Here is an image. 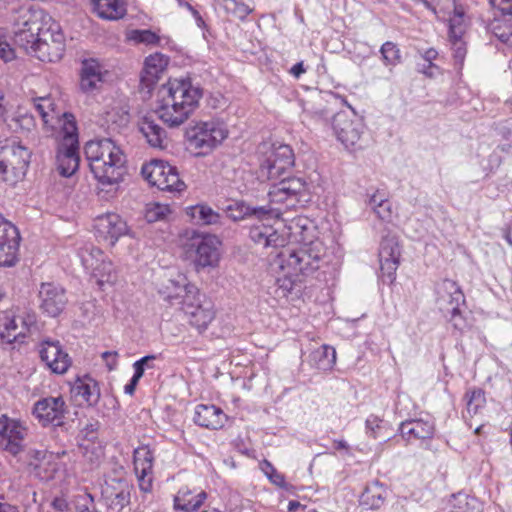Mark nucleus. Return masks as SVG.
Masks as SVG:
<instances>
[{"instance_id": "obj_36", "label": "nucleus", "mask_w": 512, "mask_h": 512, "mask_svg": "<svg viewBox=\"0 0 512 512\" xmlns=\"http://www.w3.org/2000/svg\"><path fill=\"white\" fill-rule=\"evenodd\" d=\"M309 220L302 216L294 217L291 220L285 221L283 231L280 235L286 237V244L289 242H304L306 243L305 231L308 229Z\"/></svg>"}, {"instance_id": "obj_61", "label": "nucleus", "mask_w": 512, "mask_h": 512, "mask_svg": "<svg viewBox=\"0 0 512 512\" xmlns=\"http://www.w3.org/2000/svg\"><path fill=\"white\" fill-rule=\"evenodd\" d=\"M378 218L383 221L389 222L392 218V205L390 201L382 203L379 207L374 210Z\"/></svg>"}, {"instance_id": "obj_56", "label": "nucleus", "mask_w": 512, "mask_h": 512, "mask_svg": "<svg viewBox=\"0 0 512 512\" xmlns=\"http://www.w3.org/2000/svg\"><path fill=\"white\" fill-rule=\"evenodd\" d=\"M199 290L195 286V292L194 293H188V291H185L182 293L179 300H177L174 304H180L182 310L185 312V309L191 310L192 308L196 307L197 304H202L199 301Z\"/></svg>"}, {"instance_id": "obj_37", "label": "nucleus", "mask_w": 512, "mask_h": 512, "mask_svg": "<svg viewBox=\"0 0 512 512\" xmlns=\"http://www.w3.org/2000/svg\"><path fill=\"white\" fill-rule=\"evenodd\" d=\"M78 255L85 270L91 275L107 257L103 251L92 244H86L80 248Z\"/></svg>"}, {"instance_id": "obj_59", "label": "nucleus", "mask_w": 512, "mask_h": 512, "mask_svg": "<svg viewBox=\"0 0 512 512\" xmlns=\"http://www.w3.org/2000/svg\"><path fill=\"white\" fill-rule=\"evenodd\" d=\"M382 419L376 415H370L365 421L366 433L369 437L376 439L378 430L381 429Z\"/></svg>"}, {"instance_id": "obj_5", "label": "nucleus", "mask_w": 512, "mask_h": 512, "mask_svg": "<svg viewBox=\"0 0 512 512\" xmlns=\"http://www.w3.org/2000/svg\"><path fill=\"white\" fill-rule=\"evenodd\" d=\"M31 152L15 140L0 144V175L11 185L23 179L29 167Z\"/></svg>"}, {"instance_id": "obj_33", "label": "nucleus", "mask_w": 512, "mask_h": 512, "mask_svg": "<svg viewBox=\"0 0 512 512\" xmlns=\"http://www.w3.org/2000/svg\"><path fill=\"white\" fill-rule=\"evenodd\" d=\"M185 313L189 315L190 324L200 332L206 330L215 317L213 304L210 301L197 304L191 310L185 309Z\"/></svg>"}, {"instance_id": "obj_19", "label": "nucleus", "mask_w": 512, "mask_h": 512, "mask_svg": "<svg viewBox=\"0 0 512 512\" xmlns=\"http://www.w3.org/2000/svg\"><path fill=\"white\" fill-rule=\"evenodd\" d=\"M40 309L50 317L63 312L67 304L65 290L55 283H42L39 288Z\"/></svg>"}, {"instance_id": "obj_9", "label": "nucleus", "mask_w": 512, "mask_h": 512, "mask_svg": "<svg viewBox=\"0 0 512 512\" xmlns=\"http://www.w3.org/2000/svg\"><path fill=\"white\" fill-rule=\"evenodd\" d=\"M29 428L20 418L0 414V449L14 457L26 449Z\"/></svg>"}, {"instance_id": "obj_50", "label": "nucleus", "mask_w": 512, "mask_h": 512, "mask_svg": "<svg viewBox=\"0 0 512 512\" xmlns=\"http://www.w3.org/2000/svg\"><path fill=\"white\" fill-rule=\"evenodd\" d=\"M274 204L269 203L266 206H250L249 217H255L257 219H264L269 217L279 218L282 210L281 207L273 206Z\"/></svg>"}, {"instance_id": "obj_27", "label": "nucleus", "mask_w": 512, "mask_h": 512, "mask_svg": "<svg viewBox=\"0 0 512 512\" xmlns=\"http://www.w3.org/2000/svg\"><path fill=\"white\" fill-rule=\"evenodd\" d=\"M249 237L255 244L265 248L285 247L286 245V237L280 235L278 228L269 225L261 224L251 227Z\"/></svg>"}, {"instance_id": "obj_18", "label": "nucleus", "mask_w": 512, "mask_h": 512, "mask_svg": "<svg viewBox=\"0 0 512 512\" xmlns=\"http://www.w3.org/2000/svg\"><path fill=\"white\" fill-rule=\"evenodd\" d=\"M20 236L17 228L0 216V266H12L17 260Z\"/></svg>"}, {"instance_id": "obj_1", "label": "nucleus", "mask_w": 512, "mask_h": 512, "mask_svg": "<svg viewBox=\"0 0 512 512\" xmlns=\"http://www.w3.org/2000/svg\"><path fill=\"white\" fill-rule=\"evenodd\" d=\"M159 118L169 127L182 125L196 110L202 91L189 79L170 80L161 88Z\"/></svg>"}, {"instance_id": "obj_20", "label": "nucleus", "mask_w": 512, "mask_h": 512, "mask_svg": "<svg viewBox=\"0 0 512 512\" xmlns=\"http://www.w3.org/2000/svg\"><path fill=\"white\" fill-rule=\"evenodd\" d=\"M94 229L96 235L109 241L110 245H114L120 237L129 232L126 221L116 213L98 216L94 221Z\"/></svg>"}, {"instance_id": "obj_46", "label": "nucleus", "mask_w": 512, "mask_h": 512, "mask_svg": "<svg viewBox=\"0 0 512 512\" xmlns=\"http://www.w3.org/2000/svg\"><path fill=\"white\" fill-rule=\"evenodd\" d=\"M380 53L386 66H396L401 61L400 50L393 42H385L380 48Z\"/></svg>"}, {"instance_id": "obj_7", "label": "nucleus", "mask_w": 512, "mask_h": 512, "mask_svg": "<svg viewBox=\"0 0 512 512\" xmlns=\"http://www.w3.org/2000/svg\"><path fill=\"white\" fill-rule=\"evenodd\" d=\"M228 136L224 123L217 120L199 122L186 132L188 144L198 150L199 154H206L218 146Z\"/></svg>"}, {"instance_id": "obj_54", "label": "nucleus", "mask_w": 512, "mask_h": 512, "mask_svg": "<svg viewBox=\"0 0 512 512\" xmlns=\"http://www.w3.org/2000/svg\"><path fill=\"white\" fill-rule=\"evenodd\" d=\"M316 354L320 355L319 365L322 369L332 368L336 363V350L331 346L323 345Z\"/></svg>"}, {"instance_id": "obj_2", "label": "nucleus", "mask_w": 512, "mask_h": 512, "mask_svg": "<svg viewBox=\"0 0 512 512\" xmlns=\"http://www.w3.org/2000/svg\"><path fill=\"white\" fill-rule=\"evenodd\" d=\"M84 153L89 167L102 186L118 184L126 172V157L119 146L109 138L88 141Z\"/></svg>"}, {"instance_id": "obj_39", "label": "nucleus", "mask_w": 512, "mask_h": 512, "mask_svg": "<svg viewBox=\"0 0 512 512\" xmlns=\"http://www.w3.org/2000/svg\"><path fill=\"white\" fill-rule=\"evenodd\" d=\"M188 214L197 223L205 225L217 224L220 220V215L207 205H195L189 208Z\"/></svg>"}, {"instance_id": "obj_21", "label": "nucleus", "mask_w": 512, "mask_h": 512, "mask_svg": "<svg viewBox=\"0 0 512 512\" xmlns=\"http://www.w3.org/2000/svg\"><path fill=\"white\" fill-rule=\"evenodd\" d=\"M153 453L147 446L134 450V471L143 492H150L153 482Z\"/></svg>"}, {"instance_id": "obj_11", "label": "nucleus", "mask_w": 512, "mask_h": 512, "mask_svg": "<svg viewBox=\"0 0 512 512\" xmlns=\"http://www.w3.org/2000/svg\"><path fill=\"white\" fill-rule=\"evenodd\" d=\"M332 126L337 139L345 148L356 150L362 147L360 142L365 125L354 111L351 114L344 111L337 113L333 117Z\"/></svg>"}, {"instance_id": "obj_32", "label": "nucleus", "mask_w": 512, "mask_h": 512, "mask_svg": "<svg viewBox=\"0 0 512 512\" xmlns=\"http://www.w3.org/2000/svg\"><path fill=\"white\" fill-rule=\"evenodd\" d=\"M72 392L76 396H80L90 406L96 405L100 399V388L97 381L87 375L75 381Z\"/></svg>"}, {"instance_id": "obj_26", "label": "nucleus", "mask_w": 512, "mask_h": 512, "mask_svg": "<svg viewBox=\"0 0 512 512\" xmlns=\"http://www.w3.org/2000/svg\"><path fill=\"white\" fill-rule=\"evenodd\" d=\"M206 499L205 491L183 487L174 497V509L176 512H196Z\"/></svg>"}, {"instance_id": "obj_42", "label": "nucleus", "mask_w": 512, "mask_h": 512, "mask_svg": "<svg viewBox=\"0 0 512 512\" xmlns=\"http://www.w3.org/2000/svg\"><path fill=\"white\" fill-rule=\"evenodd\" d=\"M91 276L96 280V283L100 287L104 284H112L116 281L114 266L107 258L98 265Z\"/></svg>"}, {"instance_id": "obj_60", "label": "nucleus", "mask_w": 512, "mask_h": 512, "mask_svg": "<svg viewBox=\"0 0 512 512\" xmlns=\"http://www.w3.org/2000/svg\"><path fill=\"white\" fill-rule=\"evenodd\" d=\"M155 359V355H147L134 362V375L132 376L134 381H139L143 377L145 372V362H153Z\"/></svg>"}, {"instance_id": "obj_12", "label": "nucleus", "mask_w": 512, "mask_h": 512, "mask_svg": "<svg viewBox=\"0 0 512 512\" xmlns=\"http://www.w3.org/2000/svg\"><path fill=\"white\" fill-rule=\"evenodd\" d=\"M220 240L214 235H195L190 239L188 252L194 254L197 269L215 267L220 259Z\"/></svg>"}, {"instance_id": "obj_58", "label": "nucleus", "mask_w": 512, "mask_h": 512, "mask_svg": "<svg viewBox=\"0 0 512 512\" xmlns=\"http://www.w3.org/2000/svg\"><path fill=\"white\" fill-rule=\"evenodd\" d=\"M0 57L5 61H11L15 58L14 50L6 40L5 31L0 28Z\"/></svg>"}, {"instance_id": "obj_43", "label": "nucleus", "mask_w": 512, "mask_h": 512, "mask_svg": "<svg viewBox=\"0 0 512 512\" xmlns=\"http://www.w3.org/2000/svg\"><path fill=\"white\" fill-rule=\"evenodd\" d=\"M468 22L464 9L461 6H455L454 12L449 19V35L456 37L466 35Z\"/></svg>"}, {"instance_id": "obj_29", "label": "nucleus", "mask_w": 512, "mask_h": 512, "mask_svg": "<svg viewBox=\"0 0 512 512\" xmlns=\"http://www.w3.org/2000/svg\"><path fill=\"white\" fill-rule=\"evenodd\" d=\"M172 171V165L162 160H152L151 162L143 165L141 173L143 177L152 186L157 187L159 190H166L168 184L166 183V173Z\"/></svg>"}, {"instance_id": "obj_49", "label": "nucleus", "mask_w": 512, "mask_h": 512, "mask_svg": "<svg viewBox=\"0 0 512 512\" xmlns=\"http://www.w3.org/2000/svg\"><path fill=\"white\" fill-rule=\"evenodd\" d=\"M467 400V411L469 414H476L485 404L484 392L481 389H473L465 395Z\"/></svg>"}, {"instance_id": "obj_8", "label": "nucleus", "mask_w": 512, "mask_h": 512, "mask_svg": "<svg viewBox=\"0 0 512 512\" xmlns=\"http://www.w3.org/2000/svg\"><path fill=\"white\" fill-rule=\"evenodd\" d=\"M268 197L271 204L296 209L308 202L307 184L301 178H284L271 186Z\"/></svg>"}, {"instance_id": "obj_10", "label": "nucleus", "mask_w": 512, "mask_h": 512, "mask_svg": "<svg viewBox=\"0 0 512 512\" xmlns=\"http://www.w3.org/2000/svg\"><path fill=\"white\" fill-rule=\"evenodd\" d=\"M64 51V34L58 24L51 23L47 28L43 27L30 55L44 62H57L62 58Z\"/></svg>"}, {"instance_id": "obj_53", "label": "nucleus", "mask_w": 512, "mask_h": 512, "mask_svg": "<svg viewBox=\"0 0 512 512\" xmlns=\"http://www.w3.org/2000/svg\"><path fill=\"white\" fill-rule=\"evenodd\" d=\"M249 211L250 205L244 202H234L227 207L226 214L230 219L239 221L249 217Z\"/></svg>"}, {"instance_id": "obj_3", "label": "nucleus", "mask_w": 512, "mask_h": 512, "mask_svg": "<svg viewBox=\"0 0 512 512\" xmlns=\"http://www.w3.org/2000/svg\"><path fill=\"white\" fill-rule=\"evenodd\" d=\"M324 255L323 243L314 240L295 248L284 247L277 256V264L280 271L290 275L308 276L321 267Z\"/></svg>"}, {"instance_id": "obj_30", "label": "nucleus", "mask_w": 512, "mask_h": 512, "mask_svg": "<svg viewBox=\"0 0 512 512\" xmlns=\"http://www.w3.org/2000/svg\"><path fill=\"white\" fill-rule=\"evenodd\" d=\"M139 131L146 138L148 144L154 148L163 149L167 145V134L155 119L145 116L139 122Z\"/></svg>"}, {"instance_id": "obj_41", "label": "nucleus", "mask_w": 512, "mask_h": 512, "mask_svg": "<svg viewBox=\"0 0 512 512\" xmlns=\"http://www.w3.org/2000/svg\"><path fill=\"white\" fill-rule=\"evenodd\" d=\"M449 43L452 50V56L454 59V66L460 72L464 65V60L467 54V46L465 35H459L452 37L449 35Z\"/></svg>"}, {"instance_id": "obj_25", "label": "nucleus", "mask_w": 512, "mask_h": 512, "mask_svg": "<svg viewBox=\"0 0 512 512\" xmlns=\"http://www.w3.org/2000/svg\"><path fill=\"white\" fill-rule=\"evenodd\" d=\"M226 414L215 405L199 404L195 408L194 422L207 429H219L224 426Z\"/></svg>"}, {"instance_id": "obj_17", "label": "nucleus", "mask_w": 512, "mask_h": 512, "mask_svg": "<svg viewBox=\"0 0 512 512\" xmlns=\"http://www.w3.org/2000/svg\"><path fill=\"white\" fill-rule=\"evenodd\" d=\"M38 353L45 366L55 374H64L72 364L71 357L57 340H43L38 345Z\"/></svg>"}, {"instance_id": "obj_57", "label": "nucleus", "mask_w": 512, "mask_h": 512, "mask_svg": "<svg viewBox=\"0 0 512 512\" xmlns=\"http://www.w3.org/2000/svg\"><path fill=\"white\" fill-rule=\"evenodd\" d=\"M0 57L5 61H11L15 58L14 50L6 40L5 31L0 28Z\"/></svg>"}, {"instance_id": "obj_45", "label": "nucleus", "mask_w": 512, "mask_h": 512, "mask_svg": "<svg viewBox=\"0 0 512 512\" xmlns=\"http://www.w3.org/2000/svg\"><path fill=\"white\" fill-rule=\"evenodd\" d=\"M223 3L225 11L241 21H244L254 11L242 0H223Z\"/></svg>"}, {"instance_id": "obj_15", "label": "nucleus", "mask_w": 512, "mask_h": 512, "mask_svg": "<svg viewBox=\"0 0 512 512\" xmlns=\"http://www.w3.org/2000/svg\"><path fill=\"white\" fill-rule=\"evenodd\" d=\"M378 256L383 280L392 284L396 278L401 256V247L396 235L387 234L382 237Z\"/></svg>"}, {"instance_id": "obj_55", "label": "nucleus", "mask_w": 512, "mask_h": 512, "mask_svg": "<svg viewBox=\"0 0 512 512\" xmlns=\"http://www.w3.org/2000/svg\"><path fill=\"white\" fill-rule=\"evenodd\" d=\"M166 183L168 188L165 191L168 192H181L186 188L185 183L180 179L176 167L172 166V171L166 173Z\"/></svg>"}, {"instance_id": "obj_63", "label": "nucleus", "mask_w": 512, "mask_h": 512, "mask_svg": "<svg viewBox=\"0 0 512 512\" xmlns=\"http://www.w3.org/2000/svg\"><path fill=\"white\" fill-rule=\"evenodd\" d=\"M118 356L119 354L116 351H105L101 355L110 371L116 368Z\"/></svg>"}, {"instance_id": "obj_31", "label": "nucleus", "mask_w": 512, "mask_h": 512, "mask_svg": "<svg viewBox=\"0 0 512 512\" xmlns=\"http://www.w3.org/2000/svg\"><path fill=\"white\" fill-rule=\"evenodd\" d=\"M195 292V285L191 284L184 274H177L176 277L170 278L163 284L160 293L163 294L164 299L174 304L180 299L183 292Z\"/></svg>"}, {"instance_id": "obj_38", "label": "nucleus", "mask_w": 512, "mask_h": 512, "mask_svg": "<svg viewBox=\"0 0 512 512\" xmlns=\"http://www.w3.org/2000/svg\"><path fill=\"white\" fill-rule=\"evenodd\" d=\"M43 29V27L41 28ZM42 30H21L16 28L13 30L14 43L27 54H31L36 41H38V35L41 34Z\"/></svg>"}, {"instance_id": "obj_52", "label": "nucleus", "mask_w": 512, "mask_h": 512, "mask_svg": "<svg viewBox=\"0 0 512 512\" xmlns=\"http://www.w3.org/2000/svg\"><path fill=\"white\" fill-rule=\"evenodd\" d=\"M129 39L147 45H157L160 41L159 36L151 30H133L129 34Z\"/></svg>"}, {"instance_id": "obj_44", "label": "nucleus", "mask_w": 512, "mask_h": 512, "mask_svg": "<svg viewBox=\"0 0 512 512\" xmlns=\"http://www.w3.org/2000/svg\"><path fill=\"white\" fill-rule=\"evenodd\" d=\"M454 508L457 512H481L482 503L475 497L459 493L454 496Z\"/></svg>"}, {"instance_id": "obj_28", "label": "nucleus", "mask_w": 512, "mask_h": 512, "mask_svg": "<svg viewBox=\"0 0 512 512\" xmlns=\"http://www.w3.org/2000/svg\"><path fill=\"white\" fill-rule=\"evenodd\" d=\"M45 14L43 10L33 7H21L13 15L12 29L19 28L21 30H41Z\"/></svg>"}, {"instance_id": "obj_35", "label": "nucleus", "mask_w": 512, "mask_h": 512, "mask_svg": "<svg viewBox=\"0 0 512 512\" xmlns=\"http://www.w3.org/2000/svg\"><path fill=\"white\" fill-rule=\"evenodd\" d=\"M94 12L103 19L117 20L126 13L123 0H91Z\"/></svg>"}, {"instance_id": "obj_47", "label": "nucleus", "mask_w": 512, "mask_h": 512, "mask_svg": "<svg viewBox=\"0 0 512 512\" xmlns=\"http://www.w3.org/2000/svg\"><path fill=\"white\" fill-rule=\"evenodd\" d=\"M34 106L45 124H48L54 119V103L50 97H40L35 99Z\"/></svg>"}, {"instance_id": "obj_4", "label": "nucleus", "mask_w": 512, "mask_h": 512, "mask_svg": "<svg viewBox=\"0 0 512 512\" xmlns=\"http://www.w3.org/2000/svg\"><path fill=\"white\" fill-rule=\"evenodd\" d=\"M60 130L57 135L56 167L63 177L72 176L79 168V141L75 117L64 113L59 119Z\"/></svg>"}, {"instance_id": "obj_23", "label": "nucleus", "mask_w": 512, "mask_h": 512, "mask_svg": "<svg viewBox=\"0 0 512 512\" xmlns=\"http://www.w3.org/2000/svg\"><path fill=\"white\" fill-rule=\"evenodd\" d=\"M399 431L407 442L424 441L432 439L435 433V425L430 420L410 419L400 424Z\"/></svg>"}, {"instance_id": "obj_62", "label": "nucleus", "mask_w": 512, "mask_h": 512, "mask_svg": "<svg viewBox=\"0 0 512 512\" xmlns=\"http://www.w3.org/2000/svg\"><path fill=\"white\" fill-rule=\"evenodd\" d=\"M491 6L499 10L503 15L512 14V0H489Z\"/></svg>"}, {"instance_id": "obj_6", "label": "nucleus", "mask_w": 512, "mask_h": 512, "mask_svg": "<svg viewBox=\"0 0 512 512\" xmlns=\"http://www.w3.org/2000/svg\"><path fill=\"white\" fill-rule=\"evenodd\" d=\"M38 331L37 315L24 311L18 315H0V341L4 344H22Z\"/></svg>"}, {"instance_id": "obj_22", "label": "nucleus", "mask_w": 512, "mask_h": 512, "mask_svg": "<svg viewBox=\"0 0 512 512\" xmlns=\"http://www.w3.org/2000/svg\"><path fill=\"white\" fill-rule=\"evenodd\" d=\"M107 70L96 59H86L82 62L80 88L83 92L91 93L104 82Z\"/></svg>"}, {"instance_id": "obj_24", "label": "nucleus", "mask_w": 512, "mask_h": 512, "mask_svg": "<svg viewBox=\"0 0 512 512\" xmlns=\"http://www.w3.org/2000/svg\"><path fill=\"white\" fill-rule=\"evenodd\" d=\"M169 62V58L162 53L149 55L144 62L141 73V83L148 89L152 88L161 78Z\"/></svg>"}, {"instance_id": "obj_48", "label": "nucleus", "mask_w": 512, "mask_h": 512, "mask_svg": "<svg viewBox=\"0 0 512 512\" xmlns=\"http://www.w3.org/2000/svg\"><path fill=\"white\" fill-rule=\"evenodd\" d=\"M170 213V207L166 204L149 203L145 209V219L148 222H156L164 219Z\"/></svg>"}, {"instance_id": "obj_40", "label": "nucleus", "mask_w": 512, "mask_h": 512, "mask_svg": "<svg viewBox=\"0 0 512 512\" xmlns=\"http://www.w3.org/2000/svg\"><path fill=\"white\" fill-rule=\"evenodd\" d=\"M300 283L299 275H290L285 271H281V275L276 280L278 290L281 291L283 297H287L294 292L295 294L300 292Z\"/></svg>"}, {"instance_id": "obj_51", "label": "nucleus", "mask_w": 512, "mask_h": 512, "mask_svg": "<svg viewBox=\"0 0 512 512\" xmlns=\"http://www.w3.org/2000/svg\"><path fill=\"white\" fill-rule=\"evenodd\" d=\"M260 469L274 485L281 488L285 487L286 482L284 475L279 473L271 462L263 460L260 463Z\"/></svg>"}, {"instance_id": "obj_13", "label": "nucleus", "mask_w": 512, "mask_h": 512, "mask_svg": "<svg viewBox=\"0 0 512 512\" xmlns=\"http://www.w3.org/2000/svg\"><path fill=\"white\" fill-rule=\"evenodd\" d=\"M294 160V154L289 145H273L260 164L261 175L270 180L277 179L294 165Z\"/></svg>"}, {"instance_id": "obj_16", "label": "nucleus", "mask_w": 512, "mask_h": 512, "mask_svg": "<svg viewBox=\"0 0 512 512\" xmlns=\"http://www.w3.org/2000/svg\"><path fill=\"white\" fill-rule=\"evenodd\" d=\"M67 411V405L62 396H48L34 404L32 413L43 426H60L64 422Z\"/></svg>"}, {"instance_id": "obj_34", "label": "nucleus", "mask_w": 512, "mask_h": 512, "mask_svg": "<svg viewBox=\"0 0 512 512\" xmlns=\"http://www.w3.org/2000/svg\"><path fill=\"white\" fill-rule=\"evenodd\" d=\"M387 490L378 480L368 483L360 497V504L367 509H379L385 502Z\"/></svg>"}, {"instance_id": "obj_64", "label": "nucleus", "mask_w": 512, "mask_h": 512, "mask_svg": "<svg viewBox=\"0 0 512 512\" xmlns=\"http://www.w3.org/2000/svg\"><path fill=\"white\" fill-rule=\"evenodd\" d=\"M420 72L429 78H434L442 74V70L440 69V67L434 63L424 64L423 67L420 69Z\"/></svg>"}, {"instance_id": "obj_14", "label": "nucleus", "mask_w": 512, "mask_h": 512, "mask_svg": "<svg viewBox=\"0 0 512 512\" xmlns=\"http://www.w3.org/2000/svg\"><path fill=\"white\" fill-rule=\"evenodd\" d=\"M438 303L442 309L451 313L450 321L455 328H462V318L460 317V306L465 303V296L455 281L445 279L438 288Z\"/></svg>"}]
</instances>
